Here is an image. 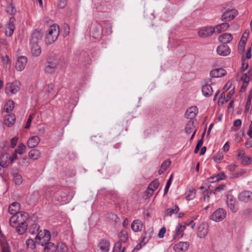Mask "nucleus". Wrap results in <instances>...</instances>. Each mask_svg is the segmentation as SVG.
I'll use <instances>...</instances> for the list:
<instances>
[{
  "label": "nucleus",
  "instance_id": "nucleus-22",
  "mask_svg": "<svg viewBox=\"0 0 252 252\" xmlns=\"http://www.w3.org/2000/svg\"><path fill=\"white\" fill-rule=\"evenodd\" d=\"M159 184V183L158 180H155L149 184L148 187V194L149 196H151L154 191L157 189Z\"/></svg>",
  "mask_w": 252,
  "mask_h": 252
},
{
  "label": "nucleus",
  "instance_id": "nucleus-34",
  "mask_svg": "<svg viewBox=\"0 0 252 252\" xmlns=\"http://www.w3.org/2000/svg\"><path fill=\"white\" fill-rule=\"evenodd\" d=\"M170 164L171 161L170 160H167L163 161L161 165L159 170H158V174L159 175L162 174L166 170H167Z\"/></svg>",
  "mask_w": 252,
  "mask_h": 252
},
{
  "label": "nucleus",
  "instance_id": "nucleus-37",
  "mask_svg": "<svg viewBox=\"0 0 252 252\" xmlns=\"http://www.w3.org/2000/svg\"><path fill=\"white\" fill-rule=\"evenodd\" d=\"M6 11L11 15H14L16 12L15 5L12 3H8L6 7Z\"/></svg>",
  "mask_w": 252,
  "mask_h": 252
},
{
  "label": "nucleus",
  "instance_id": "nucleus-27",
  "mask_svg": "<svg viewBox=\"0 0 252 252\" xmlns=\"http://www.w3.org/2000/svg\"><path fill=\"white\" fill-rule=\"evenodd\" d=\"M143 224L142 221L139 220H136L133 221L131 227L134 232H139L142 230Z\"/></svg>",
  "mask_w": 252,
  "mask_h": 252
},
{
  "label": "nucleus",
  "instance_id": "nucleus-9",
  "mask_svg": "<svg viewBox=\"0 0 252 252\" xmlns=\"http://www.w3.org/2000/svg\"><path fill=\"white\" fill-rule=\"evenodd\" d=\"M97 247L100 252H108L110 250V244L107 240L101 239L98 243Z\"/></svg>",
  "mask_w": 252,
  "mask_h": 252
},
{
  "label": "nucleus",
  "instance_id": "nucleus-7",
  "mask_svg": "<svg viewBox=\"0 0 252 252\" xmlns=\"http://www.w3.org/2000/svg\"><path fill=\"white\" fill-rule=\"evenodd\" d=\"M214 32L213 27H204L198 31V36L201 37H205L212 35Z\"/></svg>",
  "mask_w": 252,
  "mask_h": 252
},
{
  "label": "nucleus",
  "instance_id": "nucleus-32",
  "mask_svg": "<svg viewBox=\"0 0 252 252\" xmlns=\"http://www.w3.org/2000/svg\"><path fill=\"white\" fill-rule=\"evenodd\" d=\"M44 245V252H56L57 251V247L53 243L48 242Z\"/></svg>",
  "mask_w": 252,
  "mask_h": 252
},
{
  "label": "nucleus",
  "instance_id": "nucleus-55",
  "mask_svg": "<svg viewBox=\"0 0 252 252\" xmlns=\"http://www.w3.org/2000/svg\"><path fill=\"white\" fill-rule=\"evenodd\" d=\"M66 4V0H58V6L60 8H64Z\"/></svg>",
  "mask_w": 252,
  "mask_h": 252
},
{
  "label": "nucleus",
  "instance_id": "nucleus-11",
  "mask_svg": "<svg viewBox=\"0 0 252 252\" xmlns=\"http://www.w3.org/2000/svg\"><path fill=\"white\" fill-rule=\"evenodd\" d=\"M16 20L14 17L10 18L8 24L5 28V33L8 36H11L14 31L15 26L14 25Z\"/></svg>",
  "mask_w": 252,
  "mask_h": 252
},
{
  "label": "nucleus",
  "instance_id": "nucleus-19",
  "mask_svg": "<svg viewBox=\"0 0 252 252\" xmlns=\"http://www.w3.org/2000/svg\"><path fill=\"white\" fill-rule=\"evenodd\" d=\"M40 139L37 136H33L30 137L27 142V146L30 148H34L38 145Z\"/></svg>",
  "mask_w": 252,
  "mask_h": 252
},
{
  "label": "nucleus",
  "instance_id": "nucleus-14",
  "mask_svg": "<svg viewBox=\"0 0 252 252\" xmlns=\"http://www.w3.org/2000/svg\"><path fill=\"white\" fill-rule=\"evenodd\" d=\"M217 52L219 55L226 56L230 54V49L227 45L222 44L217 47Z\"/></svg>",
  "mask_w": 252,
  "mask_h": 252
},
{
  "label": "nucleus",
  "instance_id": "nucleus-49",
  "mask_svg": "<svg viewBox=\"0 0 252 252\" xmlns=\"http://www.w3.org/2000/svg\"><path fill=\"white\" fill-rule=\"evenodd\" d=\"M152 232H146L143 237L142 242L145 244L151 237Z\"/></svg>",
  "mask_w": 252,
  "mask_h": 252
},
{
  "label": "nucleus",
  "instance_id": "nucleus-56",
  "mask_svg": "<svg viewBox=\"0 0 252 252\" xmlns=\"http://www.w3.org/2000/svg\"><path fill=\"white\" fill-rule=\"evenodd\" d=\"M18 138L17 137H14L11 139L10 143H11V147L12 148H15V147L16 146L17 141H18Z\"/></svg>",
  "mask_w": 252,
  "mask_h": 252
},
{
  "label": "nucleus",
  "instance_id": "nucleus-61",
  "mask_svg": "<svg viewBox=\"0 0 252 252\" xmlns=\"http://www.w3.org/2000/svg\"><path fill=\"white\" fill-rule=\"evenodd\" d=\"M247 134L249 135L250 138L252 137V121L251 122V124L250 125L249 130L247 132Z\"/></svg>",
  "mask_w": 252,
  "mask_h": 252
},
{
  "label": "nucleus",
  "instance_id": "nucleus-64",
  "mask_svg": "<svg viewBox=\"0 0 252 252\" xmlns=\"http://www.w3.org/2000/svg\"><path fill=\"white\" fill-rule=\"evenodd\" d=\"M251 99H252V96L250 95L249 96V97L247 99V102H246V110H248L250 108Z\"/></svg>",
  "mask_w": 252,
  "mask_h": 252
},
{
  "label": "nucleus",
  "instance_id": "nucleus-31",
  "mask_svg": "<svg viewBox=\"0 0 252 252\" xmlns=\"http://www.w3.org/2000/svg\"><path fill=\"white\" fill-rule=\"evenodd\" d=\"M40 152L36 149L31 150L29 153L30 158L33 160H37L40 157Z\"/></svg>",
  "mask_w": 252,
  "mask_h": 252
},
{
  "label": "nucleus",
  "instance_id": "nucleus-2",
  "mask_svg": "<svg viewBox=\"0 0 252 252\" xmlns=\"http://www.w3.org/2000/svg\"><path fill=\"white\" fill-rule=\"evenodd\" d=\"M60 34V28L59 26L53 25L48 30V33L46 35L45 42L46 44H51L56 41Z\"/></svg>",
  "mask_w": 252,
  "mask_h": 252
},
{
  "label": "nucleus",
  "instance_id": "nucleus-6",
  "mask_svg": "<svg viewBox=\"0 0 252 252\" xmlns=\"http://www.w3.org/2000/svg\"><path fill=\"white\" fill-rule=\"evenodd\" d=\"M19 82L17 81L7 84L5 88L6 94H12L16 93L19 90Z\"/></svg>",
  "mask_w": 252,
  "mask_h": 252
},
{
  "label": "nucleus",
  "instance_id": "nucleus-30",
  "mask_svg": "<svg viewBox=\"0 0 252 252\" xmlns=\"http://www.w3.org/2000/svg\"><path fill=\"white\" fill-rule=\"evenodd\" d=\"M185 225H182L180 223H178L176 227L175 237H181L183 236V232L185 230Z\"/></svg>",
  "mask_w": 252,
  "mask_h": 252
},
{
  "label": "nucleus",
  "instance_id": "nucleus-20",
  "mask_svg": "<svg viewBox=\"0 0 252 252\" xmlns=\"http://www.w3.org/2000/svg\"><path fill=\"white\" fill-rule=\"evenodd\" d=\"M226 71L222 68H217L212 70L210 75L211 77L218 78L221 77L226 74Z\"/></svg>",
  "mask_w": 252,
  "mask_h": 252
},
{
  "label": "nucleus",
  "instance_id": "nucleus-58",
  "mask_svg": "<svg viewBox=\"0 0 252 252\" xmlns=\"http://www.w3.org/2000/svg\"><path fill=\"white\" fill-rule=\"evenodd\" d=\"M224 187L225 186L223 184L219 185L218 187L216 188V189L214 190V193H216L217 192L223 190Z\"/></svg>",
  "mask_w": 252,
  "mask_h": 252
},
{
  "label": "nucleus",
  "instance_id": "nucleus-40",
  "mask_svg": "<svg viewBox=\"0 0 252 252\" xmlns=\"http://www.w3.org/2000/svg\"><path fill=\"white\" fill-rule=\"evenodd\" d=\"M125 247H122L121 243L119 242L115 244L114 247V252H124Z\"/></svg>",
  "mask_w": 252,
  "mask_h": 252
},
{
  "label": "nucleus",
  "instance_id": "nucleus-3",
  "mask_svg": "<svg viewBox=\"0 0 252 252\" xmlns=\"http://www.w3.org/2000/svg\"><path fill=\"white\" fill-rule=\"evenodd\" d=\"M50 239V232L46 229L40 231L36 236V239L39 241V243L42 246H44L45 244L47 243Z\"/></svg>",
  "mask_w": 252,
  "mask_h": 252
},
{
  "label": "nucleus",
  "instance_id": "nucleus-48",
  "mask_svg": "<svg viewBox=\"0 0 252 252\" xmlns=\"http://www.w3.org/2000/svg\"><path fill=\"white\" fill-rule=\"evenodd\" d=\"M223 158V155L221 153H219L213 157V159L216 162H219Z\"/></svg>",
  "mask_w": 252,
  "mask_h": 252
},
{
  "label": "nucleus",
  "instance_id": "nucleus-63",
  "mask_svg": "<svg viewBox=\"0 0 252 252\" xmlns=\"http://www.w3.org/2000/svg\"><path fill=\"white\" fill-rule=\"evenodd\" d=\"M242 124V121L240 119H237L234 121L233 122V126H239Z\"/></svg>",
  "mask_w": 252,
  "mask_h": 252
},
{
  "label": "nucleus",
  "instance_id": "nucleus-12",
  "mask_svg": "<svg viewBox=\"0 0 252 252\" xmlns=\"http://www.w3.org/2000/svg\"><path fill=\"white\" fill-rule=\"evenodd\" d=\"M198 112V109L196 106L189 107L186 111L185 115L189 120H194Z\"/></svg>",
  "mask_w": 252,
  "mask_h": 252
},
{
  "label": "nucleus",
  "instance_id": "nucleus-33",
  "mask_svg": "<svg viewBox=\"0 0 252 252\" xmlns=\"http://www.w3.org/2000/svg\"><path fill=\"white\" fill-rule=\"evenodd\" d=\"M28 228V223H24L18 224L16 226V231L19 235H22L25 233Z\"/></svg>",
  "mask_w": 252,
  "mask_h": 252
},
{
  "label": "nucleus",
  "instance_id": "nucleus-8",
  "mask_svg": "<svg viewBox=\"0 0 252 252\" xmlns=\"http://www.w3.org/2000/svg\"><path fill=\"white\" fill-rule=\"evenodd\" d=\"M27 63V58L24 56H20L16 62L15 67L17 70L21 71L25 68Z\"/></svg>",
  "mask_w": 252,
  "mask_h": 252
},
{
  "label": "nucleus",
  "instance_id": "nucleus-10",
  "mask_svg": "<svg viewBox=\"0 0 252 252\" xmlns=\"http://www.w3.org/2000/svg\"><path fill=\"white\" fill-rule=\"evenodd\" d=\"M189 244L188 242H180L173 247V249L175 252H185L187 251L189 248Z\"/></svg>",
  "mask_w": 252,
  "mask_h": 252
},
{
  "label": "nucleus",
  "instance_id": "nucleus-54",
  "mask_svg": "<svg viewBox=\"0 0 252 252\" xmlns=\"http://www.w3.org/2000/svg\"><path fill=\"white\" fill-rule=\"evenodd\" d=\"M242 164L244 165H247L251 163V159L250 157H245L243 158L242 159Z\"/></svg>",
  "mask_w": 252,
  "mask_h": 252
},
{
  "label": "nucleus",
  "instance_id": "nucleus-29",
  "mask_svg": "<svg viewBox=\"0 0 252 252\" xmlns=\"http://www.w3.org/2000/svg\"><path fill=\"white\" fill-rule=\"evenodd\" d=\"M57 64L56 63L54 62H48L46 64L45 67V71L48 73H52L56 69Z\"/></svg>",
  "mask_w": 252,
  "mask_h": 252
},
{
  "label": "nucleus",
  "instance_id": "nucleus-21",
  "mask_svg": "<svg viewBox=\"0 0 252 252\" xmlns=\"http://www.w3.org/2000/svg\"><path fill=\"white\" fill-rule=\"evenodd\" d=\"M213 93V90L210 85L206 84L202 87V94L206 97L211 96Z\"/></svg>",
  "mask_w": 252,
  "mask_h": 252
},
{
  "label": "nucleus",
  "instance_id": "nucleus-23",
  "mask_svg": "<svg viewBox=\"0 0 252 252\" xmlns=\"http://www.w3.org/2000/svg\"><path fill=\"white\" fill-rule=\"evenodd\" d=\"M229 26V24L227 23H223L218 25L215 27H213V30H214V33L219 34L226 30L228 28Z\"/></svg>",
  "mask_w": 252,
  "mask_h": 252
},
{
  "label": "nucleus",
  "instance_id": "nucleus-51",
  "mask_svg": "<svg viewBox=\"0 0 252 252\" xmlns=\"http://www.w3.org/2000/svg\"><path fill=\"white\" fill-rule=\"evenodd\" d=\"M57 250L58 249L60 251H65L67 250V247L63 243H59L58 245L56 246Z\"/></svg>",
  "mask_w": 252,
  "mask_h": 252
},
{
  "label": "nucleus",
  "instance_id": "nucleus-52",
  "mask_svg": "<svg viewBox=\"0 0 252 252\" xmlns=\"http://www.w3.org/2000/svg\"><path fill=\"white\" fill-rule=\"evenodd\" d=\"M33 116L32 115H30L29 116V118L28 119V120L26 123V125L25 126V128L26 129H29L30 127L31 124L32 122V120L33 119Z\"/></svg>",
  "mask_w": 252,
  "mask_h": 252
},
{
  "label": "nucleus",
  "instance_id": "nucleus-53",
  "mask_svg": "<svg viewBox=\"0 0 252 252\" xmlns=\"http://www.w3.org/2000/svg\"><path fill=\"white\" fill-rule=\"evenodd\" d=\"M246 44V41L244 39H241L239 42L238 49L239 50H241V51H243L245 48V45Z\"/></svg>",
  "mask_w": 252,
  "mask_h": 252
},
{
  "label": "nucleus",
  "instance_id": "nucleus-59",
  "mask_svg": "<svg viewBox=\"0 0 252 252\" xmlns=\"http://www.w3.org/2000/svg\"><path fill=\"white\" fill-rule=\"evenodd\" d=\"M54 90V85L53 84H49L47 87L46 90L48 93H51Z\"/></svg>",
  "mask_w": 252,
  "mask_h": 252
},
{
  "label": "nucleus",
  "instance_id": "nucleus-62",
  "mask_svg": "<svg viewBox=\"0 0 252 252\" xmlns=\"http://www.w3.org/2000/svg\"><path fill=\"white\" fill-rule=\"evenodd\" d=\"M238 157L240 159L243 158L246 156H245V152L244 150H241L239 151Z\"/></svg>",
  "mask_w": 252,
  "mask_h": 252
},
{
  "label": "nucleus",
  "instance_id": "nucleus-24",
  "mask_svg": "<svg viewBox=\"0 0 252 252\" xmlns=\"http://www.w3.org/2000/svg\"><path fill=\"white\" fill-rule=\"evenodd\" d=\"M232 39V35L230 33H225L221 34L218 37L219 41L223 44L230 42Z\"/></svg>",
  "mask_w": 252,
  "mask_h": 252
},
{
  "label": "nucleus",
  "instance_id": "nucleus-1",
  "mask_svg": "<svg viewBox=\"0 0 252 252\" xmlns=\"http://www.w3.org/2000/svg\"><path fill=\"white\" fill-rule=\"evenodd\" d=\"M43 36V33L40 30H35L32 34L30 40V46L31 52L34 56H38L40 55L41 51L39 43L41 42Z\"/></svg>",
  "mask_w": 252,
  "mask_h": 252
},
{
  "label": "nucleus",
  "instance_id": "nucleus-4",
  "mask_svg": "<svg viewBox=\"0 0 252 252\" xmlns=\"http://www.w3.org/2000/svg\"><path fill=\"white\" fill-rule=\"evenodd\" d=\"M226 216V211L222 208H219L212 213L210 219L215 222H220L222 221Z\"/></svg>",
  "mask_w": 252,
  "mask_h": 252
},
{
  "label": "nucleus",
  "instance_id": "nucleus-15",
  "mask_svg": "<svg viewBox=\"0 0 252 252\" xmlns=\"http://www.w3.org/2000/svg\"><path fill=\"white\" fill-rule=\"evenodd\" d=\"M194 123L195 121L194 120H189L185 127V131L187 134H189L193 131L191 139L194 137L196 132V130L194 129Z\"/></svg>",
  "mask_w": 252,
  "mask_h": 252
},
{
  "label": "nucleus",
  "instance_id": "nucleus-38",
  "mask_svg": "<svg viewBox=\"0 0 252 252\" xmlns=\"http://www.w3.org/2000/svg\"><path fill=\"white\" fill-rule=\"evenodd\" d=\"M13 180L15 184L19 185L22 184L23 182L22 177L21 175L18 173H13Z\"/></svg>",
  "mask_w": 252,
  "mask_h": 252
},
{
  "label": "nucleus",
  "instance_id": "nucleus-5",
  "mask_svg": "<svg viewBox=\"0 0 252 252\" xmlns=\"http://www.w3.org/2000/svg\"><path fill=\"white\" fill-rule=\"evenodd\" d=\"M209 227V224L206 222L201 223L198 227L197 236L200 238H204L208 233Z\"/></svg>",
  "mask_w": 252,
  "mask_h": 252
},
{
  "label": "nucleus",
  "instance_id": "nucleus-43",
  "mask_svg": "<svg viewBox=\"0 0 252 252\" xmlns=\"http://www.w3.org/2000/svg\"><path fill=\"white\" fill-rule=\"evenodd\" d=\"M26 148V146L24 144L20 143L17 149L15 150V152L19 155H22L25 153Z\"/></svg>",
  "mask_w": 252,
  "mask_h": 252
},
{
  "label": "nucleus",
  "instance_id": "nucleus-25",
  "mask_svg": "<svg viewBox=\"0 0 252 252\" xmlns=\"http://www.w3.org/2000/svg\"><path fill=\"white\" fill-rule=\"evenodd\" d=\"M15 120V115L13 113H10L5 116L4 123L6 126L10 127L14 125Z\"/></svg>",
  "mask_w": 252,
  "mask_h": 252
},
{
  "label": "nucleus",
  "instance_id": "nucleus-36",
  "mask_svg": "<svg viewBox=\"0 0 252 252\" xmlns=\"http://www.w3.org/2000/svg\"><path fill=\"white\" fill-rule=\"evenodd\" d=\"M195 194V190L192 188L185 193V198L187 200L194 198Z\"/></svg>",
  "mask_w": 252,
  "mask_h": 252
},
{
  "label": "nucleus",
  "instance_id": "nucleus-60",
  "mask_svg": "<svg viewBox=\"0 0 252 252\" xmlns=\"http://www.w3.org/2000/svg\"><path fill=\"white\" fill-rule=\"evenodd\" d=\"M18 153H17L15 151V152H14L11 156L10 157V162H11V163H12L15 160H16L17 158V154Z\"/></svg>",
  "mask_w": 252,
  "mask_h": 252
},
{
  "label": "nucleus",
  "instance_id": "nucleus-42",
  "mask_svg": "<svg viewBox=\"0 0 252 252\" xmlns=\"http://www.w3.org/2000/svg\"><path fill=\"white\" fill-rule=\"evenodd\" d=\"M228 101V99H227V98H226L225 99V93L224 92H222L219 97V99H218V103L219 105H222L223 104H224V103L225 102H226Z\"/></svg>",
  "mask_w": 252,
  "mask_h": 252
},
{
  "label": "nucleus",
  "instance_id": "nucleus-18",
  "mask_svg": "<svg viewBox=\"0 0 252 252\" xmlns=\"http://www.w3.org/2000/svg\"><path fill=\"white\" fill-rule=\"evenodd\" d=\"M227 204L228 207L232 212H236L237 210L235 199L231 196L227 197Z\"/></svg>",
  "mask_w": 252,
  "mask_h": 252
},
{
  "label": "nucleus",
  "instance_id": "nucleus-50",
  "mask_svg": "<svg viewBox=\"0 0 252 252\" xmlns=\"http://www.w3.org/2000/svg\"><path fill=\"white\" fill-rule=\"evenodd\" d=\"M172 178H173V174H171L169 178V179L168 180L167 183H166V186H165V187L164 188V194H166L168 189H169V188L171 185V182H172Z\"/></svg>",
  "mask_w": 252,
  "mask_h": 252
},
{
  "label": "nucleus",
  "instance_id": "nucleus-16",
  "mask_svg": "<svg viewBox=\"0 0 252 252\" xmlns=\"http://www.w3.org/2000/svg\"><path fill=\"white\" fill-rule=\"evenodd\" d=\"M240 200L248 202L252 199V192L250 191H244L240 193L239 195Z\"/></svg>",
  "mask_w": 252,
  "mask_h": 252
},
{
  "label": "nucleus",
  "instance_id": "nucleus-17",
  "mask_svg": "<svg viewBox=\"0 0 252 252\" xmlns=\"http://www.w3.org/2000/svg\"><path fill=\"white\" fill-rule=\"evenodd\" d=\"M250 75H251V73L250 71H249L248 73L244 74L241 77V80L243 81V84L241 88V92L245 91L248 84H249Z\"/></svg>",
  "mask_w": 252,
  "mask_h": 252
},
{
  "label": "nucleus",
  "instance_id": "nucleus-26",
  "mask_svg": "<svg viewBox=\"0 0 252 252\" xmlns=\"http://www.w3.org/2000/svg\"><path fill=\"white\" fill-rule=\"evenodd\" d=\"M18 220V224L27 223L29 219V214L25 212H20L16 214Z\"/></svg>",
  "mask_w": 252,
  "mask_h": 252
},
{
  "label": "nucleus",
  "instance_id": "nucleus-35",
  "mask_svg": "<svg viewBox=\"0 0 252 252\" xmlns=\"http://www.w3.org/2000/svg\"><path fill=\"white\" fill-rule=\"evenodd\" d=\"M14 104L12 100H8L4 106V111L9 113L11 112L14 109Z\"/></svg>",
  "mask_w": 252,
  "mask_h": 252
},
{
  "label": "nucleus",
  "instance_id": "nucleus-45",
  "mask_svg": "<svg viewBox=\"0 0 252 252\" xmlns=\"http://www.w3.org/2000/svg\"><path fill=\"white\" fill-rule=\"evenodd\" d=\"M28 248L31 250H34L35 248V244L34 241L32 239H28L26 242Z\"/></svg>",
  "mask_w": 252,
  "mask_h": 252
},
{
  "label": "nucleus",
  "instance_id": "nucleus-13",
  "mask_svg": "<svg viewBox=\"0 0 252 252\" xmlns=\"http://www.w3.org/2000/svg\"><path fill=\"white\" fill-rule=\"evenodd\" d=\"M237 11L235 9L226 11L221 16V20L224 21H229L234 18L237 15Z\"/></svg>",
  "mask_w": 252,
  "mask_h": 252
},
{
  "label": "nucleus",
  "instance_id": "nucleus-28",
  "mask_svg": "<svg viewBox=\"0 0 252 252\" xmlns=\"http://www.w3.org/2000/svg\"><path fill=\"white\" fill-rule=\"evenodd\" d=\"M19 204L17 202H14L9 206L8 212L11 215H15L19 213Z\"/></svg>",
  "mask_w": 252,
  "mask_h": 252
},
{
  "label": "nucleus",
  "instance_id": "nucleus-44",
  "mask_svg": "<svg viewBox=\"0 0 252 252\" xmlns=\"http://www.w3.org/2000/svg\"><path fill=\"white\" fill-rule=\"evenodd\" d=\"M179 208L177 205L174 206V208H169L166 210V214L167 215L171 216L174 213H177L179 211Z\"/></svg>",
  "mask_w": 252,
  "mask_h": 252
},
{
  "label": "nucleus",
  "instance_id": "nucleus-39",
  "mask_svg": "<svg viewBox=\"0 0 252 252\" xmlns=\"http://www.w3.org/2000/svg\"><path fill=\"white\" fill-rule=\"evenodd\" d=\"M120 239L121 242L125 243L128 239V234L126 230H122L119 234Z\"/></svg>",
  "mask_w": 252,
  "mask_h": 252
},
{
  "label": "nucleus",
  "instance_id": "nucleus-41",
  "mask_svg": "<svg viewBox=\"0 0 252 252\" xmlns=\"http://www.w3.org/2000/svg\"><path fill=\"white\" fill-rule=\"evenodd\" d=\"M9 223L10 225L13 227H16V225L17 224H18V220L17 219L16 214L13 215V216L11 217L9 220Z\"/></svg>",
  "mask_w": 252,
  "mask_h": 252
},
{
  "label": "nucleus",
  "instance_id": "nucleus-57",
  "mask_svg": "<svg viewBox=\"0 0 252 252\" xmlns=\"http://www.w3.org/2000/svg\"><path fill=\"white\" fill-rule=\"evenodd\" d=\"M166 232V228L165 227H162L159 231L158 236L160 238H162L164 237V235Z\"/></svg>",
  "mask_w": 252,
  "mask_h": 252
},
{
  "label": "nucleus",
  "instance_id": "nucleus-47",
  "mask_svg": "<svg viewBox=\"0 0 252 252\" xmlns=\"http://www.w3.org/2000/svg\"><path fill=\"white\" fill-rule=\"evenodd\" d=\"M39 228V225L36 223L32 224L30 227V231L32 234L37 232Z\"/></svg>",
  "mask_w": 252,
  "mask_h": 252
},
{
  "label": "nucleus",
  "instance_id": "nucleus-46",
  "mask_svg": "<svg viewBox=\"0 0 252 252\" xmlns=\"http://www.w3.org/2000/svg\"><path fill=\"white\" fill-rule=\"evenodd\" d=\"M225 175L223 173H220L215 176L212 177V179L214 180V182L218 181L220 180H223L225 178Z\"/></svg>",
  "mask_w": 252,
  "mask_h": 252
}]
</instances>
